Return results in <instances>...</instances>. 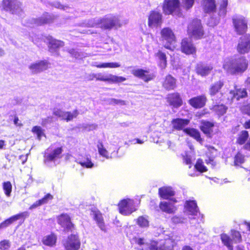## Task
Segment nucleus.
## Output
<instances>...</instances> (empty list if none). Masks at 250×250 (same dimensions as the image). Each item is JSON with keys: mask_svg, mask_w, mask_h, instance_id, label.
Returning <instances> with one entry per match:
<instances>
[{"mask_svg": "<svg viewBox=\"0 0 250 250\" xmlns=\"http://www.w3.org/2000/svg\"><path fill=\"white\" fill-rule=\"evenodd\" d=\"M249 61L243 56H236L226 61L223 64L224 68L232 74H242L248 69Z\"/></svg>", "mask_w": 250, "mask_h": 250, "instance_id": "nucleus-1", "label": "nucleus"}, {"mask_svg": "<svg viewBox=\"0 0 250 250\" xmlns=\"http://www.w3.org/2000/svg\"><path fill=\"white\" fill-rule=\"evenodd\" d=\"M22 3L19 0H1V10L12 15H19L23 12Z\"/></svg>", "mask_w": 250, "mask_h": 250, "instance_id": "nucleus-2", "label": "nucleus"}, {"mask_svg": "<svg viewBox=\"0 0 250 250\" xmlns=\"http://www.w3.org/2000/svg\"><path fill=\"white\" fill-rule=\"evenodd\" d=\"M58 224L63 229L65 233L72 232L75 229V225L70 216L67 213H62L57 217Z\"/></svg>", "mask_w": 250, "mask_h": 250, "instance_id": "nucleus-3", "label": "nucleus"}, {"mask_svg": "<svg viewBox=\"0 0 250 250\" xmlns=\"http://www.w3.org/2000/svg\"><path fill=\"white\" fill-rule=\"evenodd\" d=\"M179 0H165L163 5V12L165 14H173L180 17L182 15L179 11Z\"/></svg>", "mask_w": 250, "mask_h": 250, "instance_id": "nucleus-4", "label": "nucleus"}, {"mask_svg": "<svg viewBox=\"0 0 250 250\" xmlns=\"http://www.w3.org/2000/svg\"><path fill=\"white\" fill-rule=\"evenodd\" d=\"M161 34L165 47L172 49L174 47L172 45L175 42V37L172 30L168 27L164 28L161 30Z\"/></svg>", "mask_w": 250, "mask_h": 250, "instance_id": "nucleus-5", "label": "nucleus"}, {"mask_svg": "<svg viewBox=\"0 0 250 250\" xmlns=\"http://www.w3.org/2000/svg\"><path fill=\"white\" fill-rule=\"evenodd\" d=\"M81 245V241L77 234H71L68 235L63 243L66 250H79Z\"/></svg>", "mask_w": 250, "mask_h": 250, "instance_id": "nucleus-6", "label": "nucleus"}, {"mask_svg": "<svg viewBox=\"0 0 250 250\" xmlns=\"http://www.w3.org/2000/svg\"><path fill=\"white\" fill-rule=\"evenodd\" d=\"M118 206L120 213L124 215H128L136 210L134 201L130 199L122 200Z\"/></svg>", "mask_w": 250, "mask_h": 250, "instance_id": "nucleus-7", "label": "nucleus"}, {"mask_svg": "<svg viewBox=\"0 0 250 250\" xmlns=\"http://www.w3.org/2000/svg\"><path fill=\"white\" fill-rule=\"evenodd\" d=\"M188 32L189 35L195 39L201 38L204 33L200 21L198 20L193 21L188 26Z\"/></svg>", "mask_w": 250, "mask_h": 250, "instance_id": "nucleus-8", "label": "nucleus"}, {"mask_svg": "<svg viewBox=\"0 0 250 250\" xmlns=\"http://www.w3.org/2000/svg\"><path fill=\"white\" fill-rule=\"evenodd\" d=\"M236 49L240 54H245L250 52V35L246 34L239 39Z\"/></svg>", "mask_w": 250, "mask_h": 250, "instance_id": "nucleus-9", "label": "nucleus"}, {"mask_svg": "<svg viewBox=\"0 0 250 250\" xmlns=\"http://www.w3.org/2000/svg\"><path fill=\"white\" fill-rule=\"evenodd\" d=\"M56 16L47 12L44 13L41 17L33 19V23L37 26L50 24L54 22Z\"/></svg>", "mask_w": 250, "mask_h": 250, "instance_id": "nucleus-10", "label": "nucleus"}, {"mask_svg": "<svg viewBox=\"0 0 250 250\" xmlns=\"http://www.w3.org/2000/svg\"><path fill=\"white\" fill-rule=\"evenodd\" d=\"M47 40L48 51L50 52H58L60 48L64 45V42L61 40L56 39L51 36L46 37Z\"/></svg>", "mask_w": 250, "mask_h": 250, "instance_id": "nucleus-11", "label": "nucleus"}, {"mask_svg": "<svg viewBox=\"0 0 250 250\" xmlns=\"http://www.w3.org/2000/svg\"><path fill=\"white\" fill-rule=\"evenodd\" d=\"M163 22L162 15L159 12L152 11L148 17V25L151 28L160 26Z\"/></svg>", "mask_w": 250, "mask_h": 250, "instance_id": "nucleus-12", "label": "nucleus"}, {"mask_svg": "<svg viewBox=\"0 0 250 250\" xmlns=\"http://www.w3.org/2000/svg\"><path fill=\"white\" fill-rule=\"evenodd\" d=\"M170 243V240L160 242L153 241L148 244V248L150 250H172Z\"/></svg>", "mask_w": 250, "mask_h": 250, "instance_id": "nucleus-13", "label": "nucleus"}, {"mask_svg": "<svg viewBox=\"0 0 250 250\" xmlns=\"http://www.w3.org/2000/svg\"><path fill=\"white\" fill-rule=\"evenodd\" d=\"M233 23L235 30L238 34H241L246 32L247 22L244 18L240 17L233 19Z\"/></svg>", "mask_w": 250, "mask_h": 250, "instance_id": "nucleus-14", "label": "nucleus"}, {"mask_svg": "<svg viewBox=\"0 0 250 250\" xmlns=\"http://www.w3.org/2000/svg\"><path fill=\"white\" fill-rule=\"evenodd\" d=\"M131 74L134 76L141 79L146 82L151 80L154 77L152 74L149 73L148 70L140 68H136L132 70Z\"/></svg>", "mask_w": 250, "mask_h": 250, "instance_id": "nucleus-15", "label": "nucleus"}, {"mask_svg": "<svg viewBox=\"0 0 250 250\" xmlns=\"http://www.w3.org/2000/svg\"><path fill=\"white\" fill-rule=\"evenodd\" d=\"M49 62L46 60L40 61L32 63L29 68L33 73H38L48 69Z\"/></svg>", "mask_w": 250, "mask_h": 250, "instance_id": "nucleus-16", "label": "nucleus"}, {"mask_svg": "<svg viewBox=\"0 0 250 250\" xmlns=\"http://www.w3.org/2000/svg\"><path fill=\"white\" fill-rule=\"evenodd\" d=\"M181 50L182 52L189 55L196 52V48L189 39H184L181 42Z\"/></svg>", "mask_w": 250, "mask_h": 250, "instance_id": "nucleus-17", "label": "nucleus"}, {"mask_svg": "<svg viewBox=\"0 0 250 250\" xmlns=\"http://www.w3.org/2000/svg\"><path fill=\"white\" fill-rule=\"evenodd\" d=\"M167 102L174 108H178L182 105V100L178 93L169 94L167 97Z\"/></svg>", "mask_w": 250, "mask_h": 250, "instance_id": "nucleus-18", "label": "nucleus"}, {"mask_svg": "<svg viewBox=\"0 0 250 250\" xmlns=\"http://www.w3.org/2000/svg\"><path fill=\"white\" fill-rule=\"evenodd\" d=\"M128 21L127 19L117 15L112 17L110 19V28L117 29L126 24Z\"/></svg>", "mask_w": 250, "mask_h": 250, "instance_id": "nucleus-19", "label": "nucleus"}, {"mask_svg": "<svg viewBox=\"0 0 250 250\" xmlns=\"http://www.w3.org/2000/svg\"><path fill=\"white\" fill-rule=\"evenodd\" d=\"M224 82L222 80H219L211 83L209 88V94L212 100L214 97L219 92L221 89L224 86Z\"/></svg>", "mask_w": 250, "mask_h": 250, "instance_id": "nucleus-20", "label": "nucleus"}, {"mask_svg": "<svg viewBox=\"0 0 250 250\" xmlns=\"http://www.w3.org/2000/svg\"><path fill=\"white\" fill-rule=\"evenodd\" d=\"M57 240V235L54 232H51L50 234L44 236L42 239V242L46 246L53 247L56 246Z\"/></svg>", "mask_w": 250, "mask_h": 250, "instance_id": "nucleus-21", "label": "nucleus"}, {"mask_svg": "<svg viewBox=\"0 0 250 250\" xmlns=\"http://www.w3.org/2000/svg\"><path fill=\"white\" fill-rule=\"evenodd\" d=\"M189 123L188 119L181 118L174 119L171 121V125L173 130H181Z\"/></svg>", "mask_w": 250, "mask_h": 250, "instance_id": "nucleus-22", "label": "nucleus"}, {"mask_svg": "<svg viewBox=\"0 0 250 250\" xmlns=\"http://www.w3.org/2000/svg\"><path fill=\"white\" fill-rule=\"evenodd\" d=\"M207 101V98L205 95H201L193 98L189 101V104L193 107L198 108L203 107Z\"/></svg>", "mask_w": 250, "mask_h": 250, "instance_id": "nucleus-23", "label": "nucleus"}, {"mask_svg": "<svg viewBox=\"0 0 250 250\" xmlns=\"http://www.w3.org/2000/svg\"><path fill=\"white\" fill-rule=\"evenodd\" d=\"M185 208L186 212L188 215L196 216L199 212L196 203L194 201H187Z\"/></svg>", "mask_w": 250, "mask_h": 250, "instance_id": "nucleus-24", "label": "nucleus"}, {"mask_svg": "<svg viewBox=\"0 0 250 250\" xmlns=\"http://www.w3.org/2000/svg\"><path fill=\"white\" fill-rule=\"evenodd\" d=\"M163 86L167 90H173L176 86V80L171 75H168L166 77Z\"/></svg>", "mask_w": 250, "mask_h": 250, "instance_id": "nucleus-25", "label": "nucleus"}, {"mask_svg": "<svg viewBox=\"0 0 250 250\" xmlns=\"http://www.w3.org/2000/svg\"><path fill=\"white\" fill-rule=\"evenodd\" d=\"M211 65H208L205 64L199 63L196 67V72L201 76H206L208 75L212 69Z\"/></svg>", "mask_w": 250, "mask_h": 250, "instance_id": "nucleus-26", "label": "nucleus"}, {"mask_svg": "<svg viewBox=\"0 0 250 250\" xmlns=\"http://www.w3.org/2000/svg\"><path fill=\"white\" fill-rule=\"evenodd\" d=\"M62 152V146L55 148L53 151L44 156L45 161L50 162L54 161L56 158H60V155Z\"/></svg>", "mask_w": 250, "mask_h": 250, "instance_id": "nucleus-27", "label": "nucleus"}, {"mask_svg": "<svg viewBox=\"0 0 250 250\" xmlns=\"http://www.w3.org/2000/svg\"><path fill=\"white\" fill-rule=\"evenodd\" d=\"M160 209L167 213H173L176 209L173 203L168 202H161L159 205Z\"/></svg>", "mask_w": 250, "mask_h": 250, "instance_id": "nucleus-28", "label": "nucleus"}, {"mask_svg": "<svg viewBox=\"0 0 250 250\" xmlns=\"http://www.w3.org/2000/svg\"><path fill=\"white\" fill-rule=\"evenodd\" d=\"M53 196L50 193H47L44 195L42 199L36 201L29 207L30 209L36 208L42 205L46 204L49 200H51Z\"/></svg>", "mask_w": 250, "mask_h": 250, "instance_id": "nucleus-29", "label": "nucleus"}, {"mask_svg": "<svg viewBox=\"0 0 250 250\" xmlns=\"http://www.w3.org/2000/svg\"><path fill=\"white\" fill-rule=\"evenodd\" d=\"M159 193L162 198L167 199L174 195V191L171 187H164L159 189Z\"/></svg>", "mask_w": 250, "mask_h": 250, "instance_id": "nucleus-30", "label": "nucleus"}, {"mask_svg": "<svg viewBox=\"0 0 250 250\" xmlns=\"http://www.w3.org/2000/svg\"><path fill=\"white\" fill-rule=\"evenodd\" d=\"M203 6L205 12H213L216 10L215 0H203Z\"/></svg>", "mask_w": 250, "mask_h": 250, "instance_id": "nucleus-31", "label": "nucleus"}, {"mask_svg": "<svg viewBox=\"0 0 250 250\" xmlns=\"http://www.w3.org/2000/svg\"><path fill=\"white\" fill-rule=\"evenodd\" d=\"M230 97L232 99H236L239 100L240 98L246 97L247 95V91L245 89H238L235 91H230L229 92Z\"/></svg>", "mask_w": 250, "mask_h": 250, "instance_id": "nucleus-32", "label": "nucleus"}, {"mask_svg": "<svg viewBox=\"0 0 250 250\" xmlns=\"http://www.w3.org/2000/svg\"><path fill=\"white\" fill-rule=\"evenodd\" d=\"M183 131L189 136L194 138L197 141L200 143L202 141V139L200 137V133L197 130L194 128H187L184 129Z\"/></svg>", "mask_w": 250, "mask_h": 250, "instance_id": "nucleus-33", "label": "nucleus"}, {"mask_svg": "<svg viewBox=\"0 0 250 250\" xmlns=\"http://www.w3.org/2000/svg\"><path fill=\"white\" fill-rule=\"evenodd\" d=\"M94 219L96 221L98 226L102 230H104L105 226L101 213L99 211H93Z\"/></svg>", "mask_w": 250, "mask_h": 250, "instance_id": "nucleus-34", "label": "nucleus"}, {"mask_svg": "<svg viewBox=\"0 0 250 250\" xmlns=\"http://www.w3.org/2000/svg\"><path fill=\"white\" fill-rule=\"evenodd\" d=\"M222 243L229 250H233L232 241L230 238L226 233H223L220 235Z\"/></svg>", "mask_w": 250, "mask_h": 250, "instance_id": "nucleus-35", "label": "nucleus"}, {"mask_svg": "<svg viewBox=\"0 0 250 250\" xmlns=\"http://www.w3.org/2000/svg\"><path fill=\"white\" fill-rule=\"evenodd\" d=\"M79 114V112L77 109H75L72 112L65 111L63 120L68 122L72 121L73 119L76 118Z\"/></svg>", "mask_w": 250, "mask_h": 250, "instance_id": "nucleus-36", "label": "nucleus"}, {"mask_svg": "<svg viewBox=\"0 0 250 250\" xmlns=\"http://www.w3.org/2000/svg\"><path fill=\"white\" fill-rule=\"evenodd\" d=\"M249 137V133L247 131H241L238 134L236 143L239 145H244Z\"/></svg>", "mask_w": 250, "mask_h": 250, "instance_id": "nucleus-37", "label": "nucleus"}, {"mask_svg": "<svg viewBox=\"0 0 250 250\" xmlns=\"http://www.w3.org/2000/svg\"><path fill=\"white\" fill-rule=\"evenodd\" d=\"M183 160L186 164L189 165V167L190 168L191 167L192 161L195 160V156L191 152H186L183 155Z\"/></svg>", "mask_w": 250, "mask_h": 250, "instance_id": "nucleus-38", "label": "nucleus"}, {"mask_svg": "<svg viewBox=\"0 0 250 250\" xmlns=\"http://www.w3.org/2000/svg\"><path fill=\"white\" fill-rule=\"evenodd\" d=\"M213 126V125L211 123L204 121L202 122L200 128L204 133L208 134L212 131V128Z\"/></svg>", "mask_w": 250, "mask_h": 250, "instance_id": "nucleus-39", "label": "nucleus"}, {"mask_svg": "<svg viewBox=\"0 0 250 250\" xmlns=\"http://www.w3.org/2000/svg\"><path fill=\"white\" fill-rule=\"evenodd\" d=\"M31 131L33 134L36 135L37 138L39 140H41L42 137L45 136L44 130L40 126H34L31 129Z\"/></svg>", "mask_w": 250, "mask_h": 250, "instance_id": "nucleus-40", "label": "nucleus"}, {"mask_svg": "<svg viewBox=\"0 0 250 250\" xmlns=\"http://www.w3.org/2000/svg\"><path fill=\"white\" fill-rule=\"evenodd\" d=\"M2 188L4 190L5 194L9 197L12 192V186L10 181L4 182L2 183Z\"/></svg>", "mask_w": 250, "mask_h": 250, "instance_id": "nucleus-41", "label": "nucleus"}, {"mask_svg": "<svg viewBox=\"0 0 250 250\" xmlns=\"http://www.w3.org/2000/svg\"><path fill=\"white\" fill-rule=\"evenodd\" d=\"M137 224L142 228H147L149 226L147 217L140 216L137 220Z\"/></svg>", "mask_w": 250, "mask_h": 250, "instance_id": "nucleus-42", "label": "nucleus"}, {"mask_svg": "<svg viewBox=\"0 0 250 250\" xmlns=\"http://www.w3.org/2000/svg\"><path fill=\"white\" fill-rule=\"evenodd\" d=\"M15 221H16L15 217L13 215L0 224V229L5 228Z\"/></svg>", "mask_w": 250, "mask_h": 250, "instance_id": "nucleus-43", "label": "nucleus"}, {"mask_svg": "<svg viewBox=\"0 0 250 250\" xmlns=\"http://www.w3.org/2000/svg\"><path fill=\"white\" fill-rule=\"evenodd\" d=\"M220 16H224L226 13V7L228 5V0H220Z\"/></svg>", "mask_w": 250, "mask_h": 250, "instance_id": "nucleus-44", "label": "nucleus"}, {"mask_svg": "<svg viewBox=\"0 0 250 250\" xmlns=\"http://www.w3.org/2000/svg\"><path fill=\"white\" fill-rule=\"evenodd\" d=\"M203 164V161L201 159H198L194 166L195 168L201 172L207 171V167Z\"/></svg>", "mask_w": 250, "mask_h": 250, "instance_id": "nucleus-45", "label": "nucleus"}, {"mask_svg": "<svg viewBox=\"0 0 250 250\" xmlns=\"http://www.w3.org/2000/svg\"><path fill=\"white\" fill-rule=\"evenodd\" d=\"M98 150L99 154L104 157L107 158V151L104 147V146L102 143H98L97 145Z\"/></svg>", "mask_w": 250, "mask_h": 250, "instance_id": "nucleus-46", "label": "nucleus"}, {"mask_svg": "<svg viewBox=\"0 0 250 250\" xmlns=\"http://www.w3.org/2000/svg\"><path fill=\"white\" fill-rule=\"evenodd\" d=\"M79 164L83 167L86 168H91L93 166V164L91 161V160L86 158V160H81L79 161Z\"/></svg>", "mask_w": 250, "mask_h": 250, "instance_id": "nucleus-47", "label": "nucleus"}, {"mask_svg": "<svg viewBox=\"0 0 250 250\" xmlns=\"http://www.w3.org/2000/svg\"><path fill=\"white\" fill-rule=\"evenodd\" d=\"M16 221L19 219H22L23 221H24V220L29 217V213L27 211H23L20 212L17 214L14 215Z\"/></svg>", "mask_w": 250, "mask_h": 250, "instance_id": "nucleus-48", "label": "nucleus"}, {"mask_svg": "<svg viewBox=\"0 0 250 250\" xmlns=\"http://www.w3.org/2000/svg\"><path fill=\"white\" fill-rule=\"evenodd\" d=\"M194 3V0H182V5L183 8L188 10L191 8Z\"/></svg>", "mask_w": 250, "mask_h": 250, "instance_id": "nucleus-49", "label": "nucleus"}, {"mask_svg": "<svg viewBox=\"0 0 250 250\" xmlns=\"http://www.w3.org/2000/svg\"><path fill=\"white\" fill-rule=\"evenodd\" d=\"M125 80L126 78L124 77L110 75V82L114 83H119L123 82Z\"/></svg>", "mask_w": 250, "mask_h": 250, "instance_id": "nucleus-50", "label": "nucleus"}, {"mask_svg": "<svg viewBox=\"0 0 250 250\" xmlns=\"http://www.w3.org/2000/svg\"><path fill=\"white\" fill-rule=\"evenodd\" d=\"M245 156L238 153L235 157L234 163L235 165H239L244 163Z\"/></svg>", "mask_w": 250, "mask_h": 250, "instance_id": "nucleus-51", "label": "nucleus"}, {"mask_svg": "<svg viewBox=\"0 0 250 250\" xmlns=\"http://www.w3.org/2000/svg\"><path fill=\"white\" fill-rule=\"evenodd\" d=\"M231 235L233 240L235 243L239 242L241 240V236L239 231L232 230H231Z\"/></svg>", "mask_w": 250, "mask_h": 250, "instance_id": "nucleus-52", "label": "nucleus"}, {"mask_svg": "<svg viewBox=\"0 0 250 250\" xmlns=\"http://www.w3.org/2000/svg\"><path fill=\"white\" fill-rule=\"evenodd\" d=\"M10 247L9 241L8 240H3L0 242V249L1 250H6Z\"/></svg>", "mask_w": 250, "mask_h": 250, "instance_id": "nucleus-53", "label": "nucleus"}, {"mask_svg": "<svg viewBox=\"0 0 250 250\" xmlns=\"http://www.w3.org/2000/svg\"><path fill=\"white\" fill-rule=\"evenodd\" d=\"M110 104L125 105L128 104V102L120 99H110Z\"/></svg>", "mask_w": 250, "mask_h": 250, "instance_id": "nucleus-54", "label": "nucleus"}, {"mask_svg": "<svg viewBox=\"0 0 250 250\" xmlns=\"http://www.w3.org/2000/svg\"><path fill=\"white\" fill-rule=\"evenodd\" d=\"M64 112L65 111H63L60 109H57L53 111V114L55 116L61 118L62 120H63Z\"/></svg>", "mask_w": 250, "mask_h": 250, "instance_id": "nucleus-55", "label": "nucleus"}, {"mask_svg": "<svg viewBox=\"0 0 250 250\" xmlns=\"http://www.w3.org/2000/svg\"><path fill=\"white\" fill-rule=\"evenodd\" d=\"M216 110L219 111V114L223 115L226 113L227 107L224 105H218L215 107Z\"/></svg>", "mask_w": 250, "mask_h": 250, "instance_id": "nucleus-56", "label": "nucleus"}, {"mask_svg": "<svg viewBox=\"0 0 250 250\" xmlns=\"http://www.w3.org/2000/svg\"><path fill=\"white\" fill-rule=\"evenodd\" d=\"M96 79L102 81H109V78L108 76H104L102 74H98V77L96 78Z\"/></svg>", "mask_w": 250, "mask_h": 250, "instance_id": "nucleus-57", "label": "nucleus"}, {"mask_svg": "<svg viewBox=\"0 0 250 250\" xmlns=\"http://www.w3.org/2000/svg\"><path fill=\"white\" fill-rule=\"evenodd\" d=\"M94 65L97 68L109 67V62L102 63H96Z\"/></svg>", "mask_w": 250, "mask_h": 250, "instance_id": "nucleus-58", "label": "nucleus"}, {"mask_svg": "<svg viewBox=\"0 0 250 250\" xmlns=\"http://www.w3.org/2000/svg\"><path fill=\"white\" fill-rule=\"evenodd\" d=\"M157 56L160 60V61L166 60V56L164 53L161 51H159V52L157 53Z\"/></svg>", "mask_w": 250, "mask_h": 250, "instance_id": "nucleus-59", "label": "nucleus"}, {"mask_svg": "<svg viewBox=\"0 0 250 250\" xmlns=\"http://www.w3.org/2000/svg\"><path fill=\"white\" fill-rule=\"evenodd\" d=\"M245 85L247 89L250 91V77H248L245 82Z\"/></svg>", "mask_w": 250, "mask_h": 250, "instance_id": "nucleus-60", "label": "nucleus"}, {"mask_svg": "<svg viewBox=\"0 0 250 250\" xmlns=\"http://www.w3.org/2000/svg\"><path fill=\"white\" fill-rule=\"evenodd\" d=\"M206 163L208 165V164H210L211 165V167H213L216 164H215V162L214 161L213 159H211V158H209L208 160H206Z\"/></svg>", "mask_w": 250, "mask_h": 250, "instance_id": "nucleus-61", "label": "nucleus"}, {"mask_svg": "<svg viewBox=\"0 0 250 250\" xmlns=\"http://www.w3.org/2000/svg\"><path fill=\"white\" fill-rule=\"evenodd\" d=\"M243 148L245 149L250 151V138L248 140L247 143L244 145V146H243Z\"/></svg>", "mask_w": 250, "mask_h": 250, "instance_id": "nucleus-62", "label": "nucleus"}, {"mask_svg": "<svg viewBox=\"0 0 250 250\" xmlns=\"http://www.w3.org/2000/svg\"><path fill=\"white\" fill-rule=\"evenodd\" d=\"M159 65L162 69H164L167 65V60L160 61Z\"/></svg>", "mask_w": 250, "mask_h": 250, "instance_id": "nucleus-63", "label": "nucleus"}, {"mask_svg": "<svg viewBox=\"0 0 250 250\" xmlns=\"http://www.w3.org/2000/svg\"><path fill=\"white\" fill-rule=\"evenodd\" d=\"M19 118L17 116H15L14 119V123L15 125L21 126L22 125V124L21 123H19Z\"/></svg>", "mask_w": 250, "mask_h": 250, "instance_id": "nucleus-64", "label": "nucleus"}]
</instances>
